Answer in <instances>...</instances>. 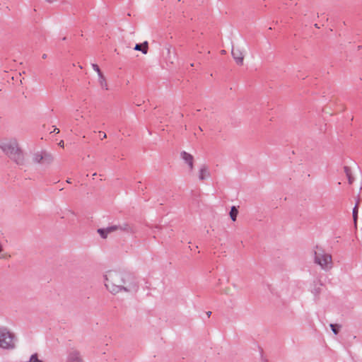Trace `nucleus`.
<instances>
[{
	"mask_svg": "<svg viewBox=\"0 0 362 362\" xmlns=\"http://www.w3.org/2000/svg\"><path fill=\"white\" fill-rule=\"evenodd\" d=\"M129 276L117 270H109L105 275V286L112 293L116 294L122 291H129L127 281Z\"/></svg>",
	"mask_w": 362,
	"mask_h": 362,
	"instance_id": "f257e3e1",
	"label": "nucleus"
},
{
	"mask_svg": "<svg viewBox=\"0 0 362 362\" xmlns=\"http://www.w3.org/2000/svg\"><path fill=\"white\" fill-rule=\"evenodd\" d=\"M314 262L326 271L331 269L333 267L332 255L318 246H316L314 250Z\"/></svg>",
	"mask_w": 362,
	"mask_h": 362,
	"instance_id": "f03ea898",
	"label": "nucleus"
},
{
	"mask_svg": "<svg viewBox=\"0 0 362 362\" xmlns=\"http://www.w3.org/2000/svg\"><path fill=\"white\" fill-rule=\"evenodd\" d=\"M19 148V145L15 139L4 138L0 139V148L8 157Z\"/></svg>",
	"mask_w": 362,
	"mask_h": 362,
	"instance_id": "7ed1b4c3",
	"label": "nucleus"
},
{
	"mask_svg": "<svg viewBox=\"0 0 362 362\" xmlns=\"http://www.w3.org/2000/svg\"><path fill=\"white\" fill-rule=\"evenodd\" d=\"M13 334L6 328H0V348L12 349L14 347Z\"/></svg>",
	"mask_w": 362,
	"mask_h": 362,
	"instance_id": "20e7f679",
	"label": "nucleus"
},
{
	"mask_svg": "<svg viewBox=\"0 0 362 362\" xmlns=\"http://www.w3.org/2000/svg\"><path fill=\"white\" fill-rule=\"evenodd\" d=\"M93 69L97 73V82L100 87L101 89L107 90H108V84L107 83L105 76L103 74V72L100 71L99 66L93 64H92Z\"/></svg>",
	"mask_w": 362,
	"mask_h": 362,
	"instance_id": "39448f33",
	"label": "nucleus"
},
{
	"mask_svg": "<svg viewBox=\"0 0 362 362\" xmlns=\"http://www.w3.org/2000/svg\"><path fill=\"white\" fill-rule=\"evenodd\" d=\"M9 158L13 160L17 165H23L25 164L26 159L25 154L19 147L17 151L12 153Z\"/></svg>",
	"mask_w": 362,
	"mask_h": 362,
	"instance_id": "423d86ee",
	"label": "nucleus"
},
{
	"mask_svg": "<svg viewBox=\"0 0 362 362\" xmlns=\"http://www.w3.org/2000/svg\"><path fill=\"white\" fill-rule=\"evenodd\" d=\"M231 54L238 65L242 66L244 62V50L240 47H233Z\"/></svg>",
	"mask_w": 362,
	"mask_h": 362,
	"instance_id": "0eeeda50",
	"label": "nucleus"
},
{
	"mask_svg": "<svg viewBox=\"0 0 362 362\" xmlns=\"http://www.w3.org/2000/svg\"><path fill=\"white\" fill-rule=\"evenodd\" d=\"M52 158L51 156L49 154H47V153H42V152H37L33 155L31 162L33 163H40L42 161V160L44 158Z\"/></svg>",
	"mask_w": 362,
	"mask_h": 362,
	"instance_id": "6e6552de",
	"label": "nucleus"
},
{
	"mask_svg": "<svg viewBox=\"0 0 362 362\" xmlns=\"http://www.w3.org/2000/svg\"><path fill=\"white\" fill-rule=\"evenodd\" d=\"M118 229L117 226H111L106 228H100L98 230V233L100 235V236L103 238H106L107 235L116 231Z\"/></svg>",
	"mask_w": 362,
	"mask_h": 362,
	"instance_id": "1a4fd4ad",
	"label": "nucleus"
},
{
	"mask_svg": "<svg viewBox=\"0 0 362 362\" xmlns=\"http://www.w3.org/2000/svg\"><path fill=\"white\" fill-rule=\"evenodd\" d=\"M210 177V173L208 167L203 165L200 168L198 172V177L200 180H204Z\"/></svg>",
	"mask_w": 362,
	"mask_h": 362,
	"instance_id": "9d476101",
	"label": "nucleus"
},
{
	"mask_svg": "<svg viewBox=\"0 0 362 362\" xmlns=\"http://www.w3.org/2000/svg\"><path fill=\"white\" fill-rule=\"evenodd\" d=\"M182 158H183V160L189 165V170H192L193 168H194V158H193V156L191 154H189V153H188L187 152H183L182 153Z\"/></svg>",
	"mask_w": 362,
	"mask_h": 362,
	"instance_id": "9b49d317",
	"label": "nucleus"
},
{
	"mask_svg": "<svg viewBox=\"0 0 362 362\" xmlns=\"http://www.w3.org/2000/svg\"><path fill=\"white\" fill-rule=\"evenodd\" d=\"M136 51H141L143 54H146L148 49V43L147 41L144 42L142 44H136L134 47Z\"/></svg>",
	"mask_w": 362,
	"mask_h": 362,
	"instance_id": "f8f14e48",
	"label": "nucleus"
},
{
	"mask_svg": "<svg viewBox=\"0 0 362 362\" xmlns=\"http://www.w3.org/2000/svg\"><path fill=\"white\" fill-rule=\"evenodd\" d=\"M68 362H83V360L77 351H73L69 356Z\"/></svg>",
	"mask_w": 362,
	"mask_h": 362,
	"instance_id": "ddd939ff",
	"label": "nucleus"
},
{
	"mask_svg": "<svg viewBox=\"0 0 362 362\" xmlns=\"http://www.w3.org/2000/svg\"><path fill=\"white\" fill-rule=\"evenodd\" d=\"M238 214V211L237 209L235 208V206H232L230 211V216L233 221H235L236 220Z\"/></svg>",
	"mask_w": 362,
	"mask_h": 362,
	"instance_id": "4468645a",
	"label": "nucleus"
},
{
	"mask_svg": "<svg viewBox=\"0 0 362 362\" xmlns=\"http://www.w3.org/2000/svg\"><path fill=\"white\" fill-rule=\"evenodd\" d=\"M358 210V204H356L353 209V219H354L355 226H356V224H357Z\"/></svg>",
	"mask_w": 362,
	"mask_h": 362,
	"instance_id": "2eb2a0df",
	"label": "nucleus"
},
{
	"mask_svg": "<svg viewBox=\"0 0 362 362\" xmlns=\"http://www.w3.org/2000/svg\"><path fill=\"white\" fill-rule=\"evenodd\" d=\"M337 326L336 325H333V324H331L330 325V327L332 328V330L333 331V332L335 334H338V329H337Z\"/></svg>",
	"mask_w": 362,
	"mask_h": 362,
	"instance_id": "dca6fc26",
	"label": "nucleus"
},
{
	"mask_svg": "<svg viewBox=\"0 0 362 362\" xmlns=\"http://www.w3.org/2000/svg\"><path fill=\"white\" fill-rule=\"evenodd\" d=\"M58 145H59L60 147L64 148V141H63V140H61V141L59 142Z\"/></svg>",
	"mask_w": 362,
	"mask_h": 362,
	"instance_id": "f3484780",
	"label": "nucleus"
},
{
	"mask_svg": "<svg viewBox=\"0 0 362 362\" xmlns=\"http://www.w3.org/2000/svg\"><path fill=\"white\" fill-rule=\"evenodd\" d=\"M59 129L55 127L53 130V132H55L56 134H59Z\"/></svg>",
	"mask_w": 362,
	"mask_h": 362,
	"instance_id": "a211bd4d",
	"label": "nucleus"
},
{
	"mask_svg": "<svg viewBox=\"0 0 362 362\" xmlns=\"http://www.w3.org/2000/svg\"><path fill=\"white\" fill-rule=\"evenodd\" d=\"M348 176H349V182L350 184H351V183H352V182H353V180H352V178L351 177V176H350V175H348Z\"/></svg>",
	"mask_w": 362,
	"mask_h": 362,
	"instance_id": "6ab92c4d",
	"label": "nucleus"
},
{
	"mask_svg": "<svg viewBox=\"0 0 362 362\" xmlns=\"http://www.w3.org/2000/svg\"><path fill=\"white\" fill-rule=\"evenodd\" d=\"M47 2H54V1H56L57 0H46Z\"/></svg>",
	"mask_w": 362,
	"mask_h": 362,
	"instance_id": "aec40b11",
	"label": "nucleus"
},
{
	"mask_svg": "<svg viewBox=\"0 0 362 362\" xmlns=\"http://www.w3.org/2000/svg\"><path fill=\"white\" fill-rule=\"evenodd\" d=\"M229 291H230V288H226V289L225 290V293H228L229 292Z\"/></svg>",
	"mask_w": 362,
	"mask_h": 362,
	"instance_id": "412c9836",
	"label": "nucleus"
},
{
	"mask_svg": "<svg viewBox=\"0 0 362 362\" xmlns=\"http://www.w3.org/2000/svg\"><path fill=\"white\" fill-rule=\"evenodd\" d=\"M2 90V85L0 84V91Z\"/></svg>",
	"mask_w": 362,
	"mask_h": 362,
	"instance_id": "4be33fe9",
	"label": "nucleus"
},
{
	"mask_svg": "<svg viewBox=\"0 0 362 362\" xmlns=\"http://www.w3.org/2000/svg\"><path fill=\"white\" fill-rule=\"evenodd\" d=\"M207 315L209 316L211 315V312L207 313Z\"/></svg>",
	"mask_w": 362,
	"mask_h": 362,
	"instance_id": "5701e85b",
	"label": "nucleus"
}]
</instances>
